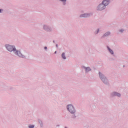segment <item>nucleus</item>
<instances>
[{"instance_id":"13","label":"nucleus","mask_w":128,"mask_h":128,"mask_svg":"<svg viewBox=\"0 0 128 128\" xmlns=\"http://www.w3.org/2000/svg\"><path fill=\"white\" fill-rule=\"evenodd\" d=\"M61 0V2H66V0Z\"/></svg>"},{"instance_id":"16","label":"nucleus","mask_w":128,"mask_h":128,"mask_svg":"<svg viewBox=\"0 0 128 128\" xmlns=\"http://www.w3.org/2000/svg\"><path fill=\"white\" fill-rule=\"evenodd\" d=\"M0 12H2V10L0 9Z\"/></svg>"},{"instance_id":"17","label":"nucleus","mask_w":128,"mask_h":128,"mask_svg":"<svg viewBox=\"0 0 128 128\" xmlns=\"http://www.w3.org/2000/svg\"><path fill=\"white\" fill-rule=\"evenodd\" d=\"M54 54H56V51L55 52Z\"/></svg>"},{"instance_id":"10","label":"nucleus","mask_w":128,"mask_h":128,"mask_svg":"<svg viewBox=\"0 0 128 128\" xmlns=\"http://www.w3.org/2000/svg\"><path fill=\"white\" fill-rule=\"evenodd\" d=\"M86 68V72H90V68Z\"/></svg>"},{"instance_id":"12","label":"nucleus","mask_w":128,"mask_h":128,"mask_svg":"<svg viewBox=\"0 0 128 128\" xmlns=\"http://www.w3.org/2000/svg\"><path fill=\"white\" fill-rule=\"evenodd\" d=\"M34 128V126L30 125L29 126V128Z\"/></svg>"},{"instance_id":"2","label":"nucleus","mask_w":128,"mask_h":128,"mask_svg":"<svg viewBox=\"0 0 128 128\" xmlns=\"http://www.w3.org/2000/svg\"><path fill=\"white\" fill-rule=\"evenodd\" d=\"M68 110L71 114H74L76 112V110H74V108L72 105H68Z\"/></svg>"},{"instance_id":"3","label":"nucleus","mask_w":128,"mask_h":128,"mask_svg":"<svg viewBox=\"0 0 128 128\" xmlns=\"http://www.w3.org/2000/svg\"><path fill=\"white\" fill-rule=\"evenodd\" d=\"M106 8V6L104 4H100L97 8L98 10H102Z\"/></svg>"},{"instance_id":"8","label":"nucleus","mask_w":128,"mask_h":128,"mask_svg":"<svg viewBox=\"0 0 128 128\" xmlns=\"http://www.w3.org/2000/svg\"><path fill=\"white\" fill-rule=\"evenodd\" d=\"M110 32H107L104 34V36H110Z\"/></svg>"},{"instance_id":"14","label":"nucleus","mask_w":128,"mask_h":128,"mask_svg":"<svg viewBox=\"0 0 128 128\" xmlns=\"http://www.w3.org/2000/svg\"><path fill=\"white\" fill-rule=\"evenodd\" d=\"M46 48H48L46 46L44 47V50H46Z\"/></svg>"},{"instance_id":"18","label":"nucleus","mask_w":128,"mask_h":128,"mask_svg":"<svg viewBox=\"0 0 128 128\" xmlns=\"http://www.w3.org/2000/svg\"><path fill=\"white\" fill-rule=\"evenodd\" d=\"M99 30H98V32Z\"/></svg>"},{"instance_id":"11","label":"nucleus","mask_w":128,"mask_h":128,"mask_svg":"<svg viewBox=\"0 0 128 128\" xmlns=\"http://www.w3.org/2000/svg\"><path fill=\"white\" fill-rule=\"evenodd\" d=\"M62 58H64V60H66V56H64V53H62Z\"/></svg>"},{"instance_id":"9","label":"nucleus","mask_w":128,"mask_h":128,"mask_svg":"<svg viewBox=\"0 0 128 128\" xmlns=\"http://www.w3.org/2000/svg\"><path fill=\"white\" fill-rule=\"evenodd\" d=\"M108 50L110 52V54H114V51H112V50H110V48H108Z\"/></svg>"},{"instance_id":"19","label":"nucleus","mask_w":128,"mask_h":128,"mask_svg":"<svg viewBox=\"0 0 128 128\" xmlns=\"http://www.w3.org/2000/svg\"><path fill=\"white\" fill-rule=\"evenodd\" d=\"M65 128H66V127Z\"/></svg>"},{"instance_id":"15","label":"nucleus","mask_w":128,"mask_h":128,"mask_svg":"<svg viewBox=\"0 0 128 128\" xmlns=\"http://www.w3.org/2000/svg\"><path fill=\"white\" fill-rule=\"evenodd\" d=\"M120 32H122V30H120Z\"/></svg>"},{"instance_id":"4","label":"nucleus","mask_w":128,"mask_h":128,"mask_svg":"<svg viewBox=\"0 0 128 128\" xmlns=\"http://www.w3.org/2000/svg\"><path fill=\"white\" fill-rule=\"evenodd\" d=\"M99 75L100 76V78L102 80L103 82H108V79H106V78H102V76H102V73L99 72Z\"/></svg>"},{"instance_id":"5","label":"nucleus","mask_w":128,"mask_h":128,"mask_svg":"<svg viewBox=\"0 0 128 128\" xmlns=\"http://www.w3.org/2000/svg\"><path fill=\"white\" fill-rule=\"evenodd\" d=\"M109 4H110V2L108 0H104L102 2V4L104 5L105 7L106 6H108Z\"/></svg>"},{"instance_id":"6","label":"nucleus","mask_w":128,"mask_h":128,"mask_svg":"<svg viewBox=\"0 0 128 128\" xmlns=\"http://www.w3.org/2000/svg\"><path fill=\"white\" fill-rule=\"evenodd\" d=\"M88 14H83L80 16V18H88Z\"/></svg>"},{"instance_id":"1","label":"nucleus","mask_w":128,"mask_h":128,"mask_svg":"<svg viewBox=\"0 0 128 128\" xmlns=\"http://www.w3.org/2000/svg\"><path fill=\"white\" fill-rule=\"evenodd\" d=\"M6 48H7L8 52L13 51L14 53L18 56H20V58H22V53H20V51H16L14 46L10 45H6Z\"/></svg>"},{"instance_id":"7","label":"nucleus","mask_w":128,"mask_h":128,"mask_svg":"<svg viewBox=\"0 0 128 128\" xmlns=\"http://www.w3.org/2000/svg\"><path fill=\"white\" fill-rule=\"evenodd\" d=\"M113 96H120V94L117 93L116 92H114L113 93Z\"/></svg>"}]
</instances>
